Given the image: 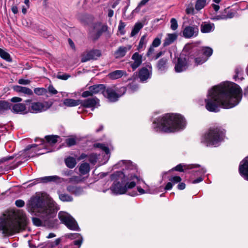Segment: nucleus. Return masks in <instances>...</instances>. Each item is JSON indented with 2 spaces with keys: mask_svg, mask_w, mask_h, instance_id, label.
I'll use <instances>...</instances> for the list:
<instances>
[{
  "mask_svg": "<svg viewBox=\"0 0 248 248\" xmlns=\"http://www.w3.org/2000/svg\"><path fill=\"white\" fill-rule=\"evenodd\" d=\"M199 33V29L197 26H188L183 31V35L186 38L196 37Z\"/></svg>",
  "mask_w": 248,
  "mask_h": 248,
  "instance_id": "9b49d317",
  "label": "nucleus"
},
{
  "mask_svg": "<svg viewBox=\"0 0 248 248\" xmlns=\"http://www.w3.org/2000/svg\"><path fill=\"white\" fill-rule=\"evenodd\" d=\"M152 69L151 64H147L145 67L140 69L139 72V76L141 81H145L151 78Z\"/></svg>",
  "mask_w": 248,
  "mask_h": 248,
  "instance_id": "ddd939ff",
  "label": "nucleus"
},
{
  "mask_svg": "<svg viewBox=\"0 0 248 248\" xmlns=\"http://www.w3.org/2000/svg\"><path fill=\"white\" fill-rule=\"evenodd\" d=\"M13 89L17 93H22L28 95L33 94L32 90L27 87L16 85L14 86Z\"/></svg>",
  "mask_w": 248,
  "mask_h": 248,
  "instance_id": "b1692460",
  "label": "nucleus"
},
{
  "mask_svg": "<svg viewBox=\"0 0 248 248\" xmlns=\"http://www.w3.org/2000/svg\"><path fill=\"white\" fill-rule=\"evenodd\" d=\"M207 0H197L195 4V9L199 11L204 7Z\"/></svg>",
  "mask_w": 248,
  "mask_h": 248,
  "instance_id": "58836bf2",
  "label": "nucleus"
},
{
  "mask_svg": "<svg viewBox=\"0 0 248 248\" xmlns=\"http://www.w3.org/2000/svg\"><path fill=\"white\" fill-rule=\"evenodd\" d=\"M177 37L178 34L176 33H168L164 40V46H166L172 44L177 39Z\"/></svg>",
  "mask_w": 248,
  "mask_h": 248,
  "instance_id": "6ab92c4d",
  "label": "nucleus"
},
{
  "mask_svg": "<svg viewBox=\"0 0 248 248\" xmlns=\"http://www.w3.org/2000/svg\"><path fill=\"white\" fill-rule=\"evenodd\" d=\"M239 170L241 176L248 181V156L240 162Z\"/></svg>",
  "mask_w": 248,
  "mask_h": 248,
  "instance_id": "4468645a",
  "label": "nucleus"
},
{
  "mask_svg": "<svg viewBox=\"0 0 248 248\" xmlns=\"http://www.w3.org/2000/svg\"><path fill=\"white\" fill-rule=\"evenodd\" d=\"M186 11L187 14L193 15L194 14V8L193 7L192 4L189 5L186 7Z\"/></svg>",
  "mask_w": 248,
  "mask_h": 248,
  "instance_id": "603ef678",
  "label": "nucleus"
},
{
  "mask_svg": "<svg viewBox=\"0 0 248 248\" xmlns=\"http://www.w3.org/2000/svg\"><path fill=\"white\" fill-rule=\"evenodd\" d=\"M200 168L198 170L200 175H203L206 172V170L204 167H201L200 165L198 164H180L173 168L172 170L180 172L184 171V169H191L193 168Z\"/></svg>",
  "mask_w": 248,
  "mask_h": 248,
  "instance_id": "9d476101",
  "label": "nucleus"
},
{
  "mask_svg": "<svg viewBox=\"0 0 248 248\" xmlns=\"http://www.w3.org/2000/svg\"><path fill=\"white\" fill-rule=\"evenodd\" d=\"M70 77V75L66 74H58L57 75V78L58 79H62V80H67L68 78Z\"/></svg>",
  "mask_w": 248,
  "mask_h": 248,
  "instance_id": "3c124183",
  "label": "nucleus"
},
{
  "mask_svg": "<svg viewBox=\"0 0 248 248\" xmlns=\"http://www.w3.org/2000/svg\"><path fill=\"white\" fill-rule=\"evenodd\" d=\"M58 217L62 222L70 230L78 231L79 227L74 218L68 213L61 211L58 214Z\"/></svg>",
  "mask_w": 248,
  "mask_h": 248,
  "instance_id": "0eeeda50",
  "label": "nucleus"
},
{
  "mask_svg": "<svg viewBox=\"0 0 248 248\" xmlns=\"http://www.w3.org/2000/svg\"><path fill=\"white\" fill-rule=\"evenodd\" d=\"M242 68L240 66L237 67L235 68V75L234 76V78L236 81L237 79L242 80L243 79V78L242 77Z\"/></svg>",
  "mask_w": 248,
  "mask_h": 248,
  "instance_id": "e433bc0d",
  "label": "nucleus"
},
{
  "mask_svg": "<svg viewBox=\"0 0 248 248\" xmlns=\"http://www.w3.org/2000/svg\"><path fill=\"white\" fill-rule=\"evenodd\" d=\"M58 194L60 200L62 202H71L73 200L72 197L67 194L61 193L58 192Z\"/></svg>",
  "mask_w": 248,
  "mask_h": 248,
  "instance_id": "f704fd0d",
  "label": "nucleus"
},
{
  "mask_svg": "<svg viewBox=\"0 0 248 248\" xmlns=\"http://www.w3.org/2000/svg\"><path fill=\"white\" fill-rule=\"evenodd\" d=\"M118 30H119V33H120L121 34H124V26L122 22H120V24L119 26Z\"/></svg>",
  "mask_w": 248,
  "mask_h": 248,
  "instance_id": "e2e57ef3",
  "label": "nucleus"
},
{
  "mask_svg": "<svg viewBox=\"0 0 248 248\" xmlns=\"http://www.w3.org/2000/svg\"><path fill=\"white\" fill-rule=\"evenodd\" d=\"M61 242V239L57 238L56 239L54 242L51 243L50 247L51 248H54L56 246H58Z\"/></svg>",
  "mask_w": 248,
  "mask_h": 248,
  "instance_id": "680f3d73",
  "label": "nucleus"
},
{
  "mask_svg": "<svg viewBox=\"0 0 248 248\" xmlns=\"http://www.w3.org/2000/svg\"><path fill=\"white\" fill-rule=\"evenodd\" d=\"M167 62L168 60L167 59L163 58L160 59L157 63L158 68L160 70H164L166 68Z\"/></svg>",
  "mask_w": 248,
  "mask_h": 248,
  "instance_id": "a19ab883",
  "label": "nucleus"
},
{
  "mask_svg": "<svg viewBox=\"0 0 248 248\" xmlns=\"http://www.w3.org/2000/svg\"><path fill=\"white\" fill-rule=\"evenodd\" d=\"M143 24L141 22L136 23L131 32V36H134L136 35L139 31L143 28Z\"/></svg>",
  "mask_w": 248,
  "mask_h": 248,
  "instance_id": "473e14b6",
  "label": "nucleus"
},
{
  "mask_svg": "<svg viewBox=\"0 0 248 248\" xmlns=\"http://www.w3.org/2000/svg\"><path fill=\"white\" fill-rule=\"evenodd\" d=\"M189 65V61L186 58L180 57L178 59L175 65V71L180 73L186 70Z\"/></svg>",
  "mask_w": 248,
  "mask_h": 248,
  "instance_id": "f8f14e48",
  "label": "nucleus"
},
{
  "mask_svg": "<svg viewBox=\"0 0 248 248\" xmlns=\"http://www.w3.org/2000/svg\"><path fill=\"white\" fill-rule=\"evenodd\" d=\"M48 91L50 93L53 94H55L57 93V91L52 86H49L48 87Z\"/></svg>",
  "mask_w": 248,
  "mask_h": 248,
  "instance_id": "0e129e2a",
  "label": "nucleus"
},
{
  "mask_svg": "<svg viewBox=\"0 0 248 248\" xmlns=\"http://www.w3.org/2000/svg\"><path fill=\"white\" fill-rule=\"evenodd\" d=\"M93 94H97L103 93L105 90V87L102 84L94 85L90 87Z\"/></svg>",
  "mask_w": 248,
  "mask_h": 248,
  "instance_id": "cd10ccee",
  "label": "nucleus"
},
{
  "mask_svg": "<svg viewBox=\"0 0 248 248\" xmlns=\"http://www.w3.org/2000/svg\"><path fill=\"white\" fill-rule=\"evenodd\" d=\"M225 133L220 127H211L201 136V143L206 147H217L224 140Z\"/></svg>",
  "mask_w": 248,
  "mask_h": 248,
  "instance_id": "20e7f679",
  "label": "nucleus"
},
{
  "mask_svg": "<svg viewBox=\"0 0 248 248\" xmlns=\"http://www.w3.org/2000/svg\"><path fill=\"white\" fill-rule=\"evenodd\" d=\"M215 30V25L213 23L203 22L201 25V31L202 33H209Z\"/></svg>",
  "mask_w": 248,
  "mask_h": 248,
  "instance_id": "aec40b11",
  "label": "nucleus"
},
{
  "mask_svg": "<svg viewBox=\"0 0 248 248\" xmlns=\"http://www.w3.org/2000/svg\"><path fill=\"white\" fill-rule=\"evenodd\" d=\"M124 55V48L123 47H120L118 51L116 52V57H122Z\"/></svg>",
  "mask_w": 248,
  "mask_h": 248,
  "instance_id": "4d7b16f0",
  "label": "nucleus"
},
{
  "mask_svg": "<svg viewBox=\"0 0 248 248\" xmlns=\"http://www.w3.org/2000/svg\"><path fill=\"white\" fill-rule=\"evenodd\" d=\"M68 237L72 239H77L74 241V244L78 246V248L80 247L82 243L83 238L79 233H71L67 235Z\"/></svg>",
  "mask_w": 248,
  "mask_h": 248,
  "instance_id": "393cba45",
  "label": "nucleus"
},
{
  "mask_svg": "<svg viewBox=\"0 0 248 248\" xmlns=\"http://www.w3.org/2000/svg\"><path fill=\"white\" fill-rule=\"evenodd\" d=\"M78 19L82 22L85 23V19L87 18V16L86 15H79L78 16Z\"/></svg>",
  "mask_w": 248,
  "mask_h": 248,
  "instance_id": "338daca9",
  "label": "nucleus"
},
{
  "mask_svg": "<svg viewBox=\"0 0 248 248\" xmlns=\"http://www.w3.org/2000/svg\"><path fill=\"white\" fill-rule=\"evenodd\" d=\"M88 158L91 163L94 164L96 163L98 157L96 154H92L88 155Z\"/></svg>",
  "mask_w": 248,
  "mask_h": 248,
  "instance_id": "09e8293b",
  "label": "nucleus"
},
{
  "mask_svg": "<svg viewBox=\"0 0 248 248\" xmlns=\"http://www.w3.org/2000/svg\"><path fill=\"white\" fill-rule=\"evenodd\" d=\"M26 109L25 104L18 103L14 105L12 107V111L15 113H21Z\"/></svg>",
  "mask_w": 248,
  "mask_h": 248,
  "instance_id": "c85d7f7f",
  "label": "nucleus"
},
{
  "mask_svg": "<svg viewBox=\"0 0 248 248\" xmlns=\"http://www.w3.org/2000/svg\"><path fill=\"white\" fill-rule=\"evenodd\" d=\"M90 170V165L88 163H82L79 168V171L80 173L84 175L89 173Z\"/></svg>",
  "mask_w": 248,
  "mask_h": 248,
  "instance_id": "7c9ffc66",
  "label": "nucleus"
},
{
  "mask_svg": "<svg viewBox=\"0 0 248 248\" xmlns=\"http://www.w3.org/2000/svg\"><path fill=\"white\" fill-rule=\"evenodd\" d=\"M132 60L133 62H131L130 64L133 70H134L141 64L142 57L138 53L136 52L133 55Z\"/></svg>",
  "mask_w": 248,
  "mask_h": 248,
  "instance_id": "f3484780",
  "label": "nucleus"
},
{
  "mask_svg": "<svg viewBox=\"0 0 248 248\" xmlns=\"http://www.w3.org/2000/svg\"><path fill=\"white\" fill-rule=\"evenodd\" d=\"M137 170V166L135 163L130 160H125V170L131 171L130 174H135Z\"/></svg>",
  "mask_w": 248,
  "mask_h": 248,
  "instance_id": "5701e85b",
  "label": "nucleus"
},
{
  "mask_svg": "<svg viewBox=\"0 0 248 248\" xmlns=\"http://www.w3.org/2000/svg\"><path fill=\"white\" fill-rule=\"evenodd\" d=\"M18 83L22 85H28L31 83V81L29 79L21 78L18 80Z\"/></svg>",
  "mask_w": 248,
  "mask_h": 248,
  "instance_id": "13d9d810",
  "label": "nucleus"
},
{
  "mask_svg": "<svg viewBox=\"0 0 248 248\" xmlns=\"http://www.w3.org/2000/svg\"><path fill=\"white\" fill-rule=\"evenodd\" d=\"M162 37V33L158 34L157 36L154 39L151 45L155 47H158L161 44Z\"/></svg>",
  "mask_w": 248,
  "mask_h": 248,
  "instance_id": "ea45409f",
  "label": "nucleus"
},
{
  "mask_svg": "<svg viewBox=\"0 0 248 248\" xmlns=\"http://www.w3.org/2000/svg\"><path fill=\"white\" fill-rule=\"evenodd\" d=\"M97 147L100 148L106 153V158L107 160L109 157V149L103 144H98L96 146Z\"/></svg>",
  "mask_w": 248,
  "mask_h": 248,
  "instance_id": "37998d69",
  "label": "nucleus"
},
{
  "mask_svg": "<svg viewBox=\"0 0 248 248\" xmlns=\"http://www.w3.org/2000/svg\"><path fill=\"white\" fill-rule=\"evenodd\" d=\"M213 54V49L208 46L202 47L197 51L194 58L196 65H201L205 62Z\"/></svg>",
  "mask_w": 248,
  "mask_h": 248,
  "instance_id": "423d86ee",
  "label": "nucleus"
},
{
  "mask_svg": "<svg viewBox=\"0 0 248 248\" xmlns=\"http://www.w3.org/2000/svg\"><path fill=\"white\" fill-rule=\"evenodd\" d=\"M186 125L184 117L179 113H166L155 118L152 128L156 132L174 133L183 130Z\"/></svg>",
  "mask_w": 248,
  "mask_h": 248,
  "instance_id": "7ed1b4c3",
  "label": "nucleus"
},
{
  "mask_svg": "<svg viewBox=\"0 0 248 248\" xmlns=\"http://www.w3.org/2000/svg\"><path fill=\"white\" fill-rule=\"evenodd\" d=\"M37 145L36 144H33L31 145L28 146L27 148L25 149L26 151H31V152H34L35 154L37 155H39L41 154H43L44 153H37L39 151L38 149H36Z\"/></svg>",
  "mask_w": 248,
  "mask_h": 248,
  "instance_id": "c03bdc74",
  "label": "nucleus"
},
{
  "mask_svg": "<svg viewBox=\"0 0 248 248\" xmlns=\"http://www.w3.org/2000/svg\"><path fill=\"white\" fill-rule=\"evenodd\" d=\"M22 98L18 97H14L11 98V101L12 102H20L22 101Z\"/></svg>",
  "mask_w": 248,
  "mask_h": 248,
  "instance_id": "774afa93",
  "label": "nucleus"
},
{
  "mask_svg": "<svg viewBox=\"0 0 248 248\" xmlns=\"http://www.w3.org/2000/svg\"><path fill=\"white\" fill-rule=\"evenodd\" d=\"M124 75V72L122 70H116L110 73L108 75L109 78L112 79H116L122 77Z\"/></svg>",
  "mask_w": 248,
  "mask_h": 248,
  "instance_id": "c756f323",
  "label": "nucleus"
},
{
  "mask_svg": "<svg viewBox=\"0 0 248 248\" xmlns=\"http://www.w3.org/2000/svg\"><path fill=\"white\" fill-rule=\"evenodd\" d=\"M140 179L136 174H127L125 180V194L135 196L137 195L136 191H129V190L134 188L136 182L140 181Z\"/></svg>",
  "mask_w": 248,
  "mask_h": 248,
  "instance_id": "6e6552de",
  "label": "nucleus"
},
{
  "mask_svg": "<svg viewBox=\"0 0 248 248\" xmlns=\"http://www.w3.org/2000/svg\"><path fill=\"white\" fill-rule=\"evenodd\" d=\"M59 138V136L56 135L46 136L45 137L47 143L50 144H53L56 143Z\"/></svg>",
  "mask_w": 248,
  "mask_h": 248,
  "instance_id": "4c0bfd02",
  "label": "nucleus"
},
{
  "mask_svg": "<svg viewBox=\"0 0 248 248\" xmlns=\"http://www.w3.org/2000/svg\"><path fill=\"white\" fill-rule=\"evenodd\" d=\"M170 29L173 31H175L178 28V23L176 19L174 18H172L170 19Z\"/></svg>",
  "mask_w": 248,
  "mask_h": 248,
  "instance_id": "a18cd8bd",
  "label": "nucleus"
},
{
  "mask_svg": "<svg viewBox=\"0 0 248 248\" xmlns=\"http://www.w3.org/2000/svg\"><path fill=\"white\" fill-rule=\"evenodd\" d=\"M22 228L21 220L14 213L0 219V231L5 235H13Z\"/></svg>",
  "mask_w": 248,
  "mask_h": 248,
  "instance_id": "39448f33",
  "label": "nucleus"
},
{
  "mask_svg": "<svg viewBox=\"0 0 248 248\" xmlns=\"http://www.w3.org/2000/svg\"><path fill=\"white\" fill-rule=\"evenodd\" d=\"M51 104L46 101L32 102L30 106V111L32 113H39L48 109Z\"/></svg>",
  "mask_w": 248,
  "mask_h": 248,
  "instance_id": "1a4fd4ad",
  "label": "nucleus"
},
{
  "mask_svg": "<svg viewBox=\"0 0 248 248\" xmlns=\"http://www.w3.org/2000/svg\"><path fill=\"white\" fill-rule=\"evenodd\" d=\"M234 16V13L233 12L229 13L226 16L224 17H219L217 16L216 19H227V18H232Z\"/></svg>",
  "mask_w": 248,
  "mask_h": 248,
  "instance_id": "5fc2aeb1",
  "label": "nucleus"
},
{
  "mask_svg": "<svg viewBox=\"0 0 248 248\" xmlns=\"http://www.w3.org/2000/svg\"><path fill=\"white\" fill-rule=\"evenodd\" d=\"M93 95V94L92 92H91V90L90 88H89V91H85L82 93V96L83 97H87L89 96H92Z\"/></svg>",
  "mask_w": 248,
  "mask_h": 248,
  "instance_id": "bf43d9fd",
  "label": "nucleus"
},
{
  "mask_svg": "<svg viewBox=\"0 0 248 248\" xmlns=\"http://www.w3.org/2000/svg\"><path fill=\"white\" fill-rule=\"evenodd\" d=\"M67 190L76 196H79L83 193V189L81 187L69 186L67 187Z\"/></svg>",
  "mask_w": 248,
  "mask_h": 248,
  "instance_id": "4be33fe9",
  "label": "nucleus"
},
{
  "mask_svg": "<svg viewBox=\"0 0 248 248\" xmlns=\"http://www.w3.org/2000/svg\"><path fill=\"white\" fill-rule=\"evenodd\" d=\"M101 55V53L98 50L90 51L82 55V62H86L91 60L96 59Z\"/></svg>",
  "mask_w": 248,
  "mask_h": 248,
  "instance_id": "2eb2a0df",
  "label": "nucleus"
},
{
  "mask_svg": "<svg viewBox=\"0 0 248 248\" xmlns=\"http://www.w3.org/2000/svg\"><path fill=\"white\" fill-rule=\"evenodd\" d=\"M0 57L7 62L11 61L9 54L1 48H0Z\"/></svg>",
  "mask_w": 248,
  "mask_h": 248,
  "instance_id": "79ce46f5",
  "label": "nucleus"
},
{
  "mask_svg": "<svg viewBox=\"0 0 248 248\" xmlns=\"http://www.w3.org/2000/svg\"><path fill=\"white\" fill-rule=\"evenodd\" d=\"M173 184L170 181L168 182L165 187V189L166 190H170L173 187Z\"/></svg>",
  "mask_w": 248,
  "mask_h": 248,
  "instance_id": "69168bd1",
  "label": "nucleus"
},
{
  "mask_svg": "<svg viewBox=\"0 0 248 248\" xmlns=\"http://www.w3.org/2000/svg\"><path fill=\"white\" fill-rule=\"evenodd\" d=\"M106 92L107 97L111 102L116 101L119 97V96L111 89H108Z\"/></svg>",
  "mask_w": 248,
  "mask_h": 248,
  "instance_id": "bb28decb",
  "label": "nucleus"
},
{
  "mask_svg": "<svg viewBox=\"0 0 248 248\" xmlns=\"http://www.w3.org/2000/svg\"><path fill=\"white\" fill-rule=\"evenodd\" d=\"M111 190L115 195L123 194L124 193V187L122 184L115 183L111 187Z\"/></svg>",
  "mask_w": 248,
  "mask_h": 248,
  "instance_id": "412c9836",
  "label": "nucleus"
},
{
  "mask_svg": "<svg viewBox=\"0 0 248 248\" xmlns=\"http://www.w3.org/2000/svg\"><path fill=\"white\" fill-rule=\"evenodd\" d=\"M82 181L80 177L78 176H72L69 178V182L73 183H79Z\"/></svg>",
  "mask_w": 248,
  "mask_h": 248,
  "instance_id": "864d4df0",
  "label": "nucleus"
},
{
  "mask_svg": "<svg viewBox=\"0 0 248 248\" xmlns=\"http://www.w3.org/2000/svg\"><path fill=\"white\" fill-rule=\"evenodd\" d=\"M10 108L11 105L9 103L6 101H0V114L4 113Z\"/></svg>",
  "mask_w": 248,
  "mask_h": 248,
  "instance_id": "72a5a7b5",
  "label": "nucleus"
},
{
  "mask_svg": "<svg viewBox=\"0 0 248 248\" xmlns=\"http://www.w3.org/2000/svg\"><path fill=\"white\" fill-rule=\"evenodd\" d=\"M42 182L47 183L50 182H53L55 183H62L64 181V179L57 175L45 176L40 178Z\"/></svg>",
  "mask_w": 248,
  "mask_h": 248,
  "instance_id": "a211bd4d",
  "label": "nucleus"
},
{
  "mask_svg": "<svg viewBox=\"0 0 248 248\" xmlns=\"http://www.w3.org/2000/svg\"><path fill=\"white\" fill-rule=\"evenodd\" d=\"M242 97V90L237 84L224 82L208 91L205 108L209 111L217 112L219 108L229 109L237 106Z\"/></svg>",
  "mask_w": 248,
  "mask_h": 248,
  "instance_id": "f257e3e1",
  "label": "nucleus"
},
{
  "mask_svg": "<svg viewBox=\"0 0 248 248\" xmlns=\"http://www.w3.org/2000/svg\"><path fill=\"white\" fill-rule=\"evenodd\" d=\"M29 212L39 217H32L34 225L42 226L49 222L56 215L59 208L55 202L50 198L45 199L42 196L36 195L31 197L27 204Z\"/></svg>",
  "mask_w": 248,
  "mask_h": 248,
  "instance_id": "f03ea898",
  "label": "nucleus"
},
{
  "mask_svg": "<svg viewBox=\"0 0 248 248\" xmlns=\"http://www.w3.org/2000/svg\"><path fill=\"white\" fill-rule=\"evenodd\" d=\"M66 143L68 146H71L76 144V140L74 138H70L66 140Z\"/></svg>",
  "mask_w": 248,
  "mask_h": 248,
  "instance_id": "8fccbe9b",
  "label": "nucleus"
},
{
  "mask_svg": "<svg viewBox=\"0 0 248 248\" xmlns=\"http://www.w3.org/2000/svg\"><path fill=\"white\" fill-rule=\"evenodd\" d=\"M34 92L38 95H42L45 94L46 92L44 88H36L34 89Z\"/></svg>",
  "mask_w": 248,
  "mask_h": 248,
  "instance_id": "49530a36",
  "label": "nucleus"
},
{
  "mask_svg": "<svg viewBox=\"0 0 248 248\" xmlns=\"http://www.w3.org/2000/svg\"><path fill=\"white\" fill-rule=\"evenodd\" d=\"M15 204L16 205V206L19 207H22L24 205L25 202L23 200H18L16 201Z\"/></svg>",
  "mask_w": 248,
  "mask_h": 248,
  "instance_id": "052dcab7",
  "label": "nucleus"
},
{
  "mask_svg": "<svg viewBox=\"0 0 248 248\" xmlns=\"http://www.w3.org/2000/svg\"><path fill=\"white\" fill-rule=\"evenodd\" d=\"M81 105L85 108H92L93 110L94 108L99 106V100L96 97L89 98L81 101Z\"/></svg>",
  "mask_w": 248,
  "mask_h": 248,
  "instance_id": "dca6fc26",
  "label": "nucleus"
},
{
  "mask_svg": "<svg viewBox=\"0 0 248 248\" xmlns=\"http://www.w3.org/2000/svg\"><path fill=\"white\" fill-rule=\"evenodd\" d=\"M148 42L147 34L145 33L141 36L139 45L138 46V49L140 50L143 48H145Z\"/></svg>",
  "mask_w": 248,
  "mask_h": 248,
  "instance_id": "2f4dec72",
  "label": "nucleus"
},
{
  "mask_svg": "<svg viewBox=\"0 0 248 248\" xmlns=\"http://www.w3.org/2000/svg\"><path fill=\"white\" fill-rule=\"evenodd\" d=\"M137 189H138V191L139 192V193L140 194H144V193H152L150 190V189H146V190H145L143 188H142L140 186H138L137 187Z\"/></svg>",
  "mask_w": 248,
  "mask_h": 248,
  "instance_id": "6e6d98bb",
  "label": "nucleus"
},
{
  "mask_svg": "<svg viewBox=\"0 0 248 248\" xmlns=\"http://www.w3.org/2000/svg\"><path fill=\"white\" fill-rule=\"evenodd\" d=\"M182 180L180 176H173L169 179V181L173 184V185L180 183Z\"/></svg>",
  "mask_w": 248,
  "mask_h": 248,
  "instance_id": "de8ad7c7",
  "label": "nucleus"
},
{
  "mask_svg": "<svg viewBox=\"0 0 248 248\" xmlns=\"http://www.w3.org/2000/svg\"><path fill=\"white\" fill-rule=\"evenodd\" d=\"M81 101L73 99H65L63 100V104L67 107H73L81 105Z\"/></svg>",
  "mask_w": 248,
  "mask_h": 248,
  "instance_id": "a878e982",
  "label": "nucleus"
},
{
  "mask_svg": "<svg viewBox=\"0 0 248 248\" xmlns=\"http://www.w3.org/2000/svg\"><path fill=\"white\" fill-rule=\"evenodd\" d=\"M66 166L69 168H73L76 165L75 158L72 157H68L65 160Z\"/></svg>",
  "mask_w": 248,
  "mask_h": 248,
  "instance_id": "c9c22d12",
  "label": "nucleus"
}]
</instances>
